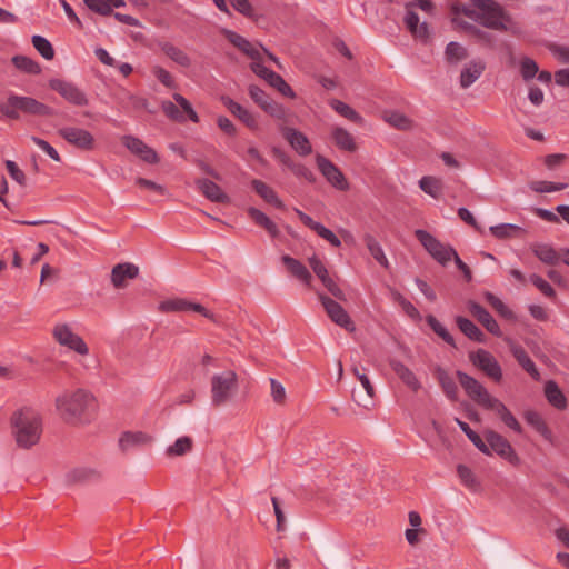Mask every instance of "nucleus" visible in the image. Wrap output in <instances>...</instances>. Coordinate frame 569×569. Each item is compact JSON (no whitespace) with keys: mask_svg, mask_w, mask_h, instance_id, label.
Segmentation results:
<instances>
[{"mask_svg":"<svg viewBox=\"0 0 569 569\" xmlns=\"http://www.w3.org/2000/svg\"><path fill=\"white\" fill-rule=\"evenodd\" d=\"M254 191L267 202L273 204L277 208H282L283 203L274 192V190L261 180H252L251 182Z\"/></svg>","mask_w":569,"mask_h":569,"instance_id":"nucleus-35","label":"nucleus"},{"mask_svg":"<svg viewBox=\"0 0 569 569\" xmlns=\"http://www.w3.org/2000/svg\"><path fill=\"white\" fill-rule=\"evenodd\" d=\"M58 134L69 144L78 149L89 151L94 148V138L86 129L78 127H62L58 130Z\"/></svg>","mask_w":569,"mask_h":569,"instance_id":"nucleus-13","label":"nucleus"},{"mask_svg":"<svg viewBox=\"0 0 569 569\" xmlns=\"http://www.w3.org/2000/svg\"><path fill=\"white\" fill-rule=\"evenodd\" d=\"M568 187L567 183L551 182V181H532L529 183V188L538 193H549L565 190Z\"/></svg>","mask_w":569,"mask_h":569,"instance_id":"nucleus-50","label":"nucleus"},{"mask_svg":"<svg viewBox=\"0 0 569 569\" xmlns=\"http://www.w3.org/2000/svg\"><path fill=\"white\" fill-rule=\"evenodd\" d=\"M196 186L208 200L219 203L229 202V197L216 182L209 179H198Z\"/></svg>","mask_w":569,"mask_h":569,"instance_id":"nucleus-25","label":"nucleus"},{"mask_svg":"<svg viewBox=\"0 0 569 569\" xmlns=\"http://www.w3.org/2000/svg\"><path fill=\"white\" fill-rule=\"evenodd\" d=\"M316 162L321 174L332 187L341 191L349 189L346 177L333 162L320 154L316 157Z\"/></svg>","mask_w":569,"mask_h":569,"instance_id":"nucleus-15","label":"nucleus"},{"mask_svg":"<svg viewBox=\"0 0 569 569\" xmlns=\"http://www.w3.org/2000/svg\"><path fill=\"white\" fill-rule=\"evenodd\" d=\"M139 268L130 262L119 263L112 268L111 282L116 288L126 287V281L137 278Z\"/></svg>","mask_w":569,"mask_h":569,"instance_id":"nucleus-23","label":"nucleus"},{"mask_svg":"<svg viewBox=\"0 0 569 569\" xmlns=\"http://www.w3.org/2000/svg\"><path fill=\"white\" fill-rule=\"evenodd\" d=\"M529 280L543 293L546 297L553 298L556 296V291L553 288L540 276L531 274Z\"/></svg>","mask_w":569,"mask_h":569,"instance_id":"nucleus-58","label":"nucleus"},{"mask_svg":"<svg viewBox=\"0 0 569 569\" xmlns=\"http://www.w3.org/2000/svg\"><path fill=\"white\" fill-rule=\"evenodd\" d=\"M281 133L299 156L306 157L312 152L308 137L301 131L290 127H282Z\"/></svg>","mask_w":569,"mask_h":569,"instance_id":"nucleus-18","label":"nucleus"},{"mask_svg":"<svg viewBox=\"0 0 569 569\" xmlns=\"http://www.w3.org/2000/svg\"><path fill=\"white\" fill-rule=\"evenodd\" d=\"M383 119L390 126L399 130H409L412 128V120L406 114L398 111H387L383 114Z\"/></svg>","mask_w":569,"mask_h":569,"instance_id":"nucleus-41","label":"nucleus"},{"mask_svg":"<svg viewBox=\"0 0 569 569\" xmlns=\"http://www.w3.org/2000/svg\"><path fill=\"white\" fill-rule=\"evenodd\" d=\"M545 395H546L547 400L557 409L566 408L567 399L555 381L549 380L546 382Z\"/></svg>","mask_w":569,"mask_h":569,"instance_id":"nucleus-36","label":"nucleus"},{"mask_svg":"<svg viewBox=\"0 0 569 569\" xmlns=\"http://www.w3.org/2000/svg\"><path fill=\"white\" fill-rule=\"evenodd\" d=\"M188 301L184 299H170L162 301L159 306L163 312L187 311Z\"/></svg>","mask_w":569,"mask_h":569,"instance_id":"nucleus-55","label":"nucleus"},{"mask_svg":"<svg viewBox=\"0 0 569 569\" xmlns=\"http://www.w3.org/2000/svg\"><path fill=\"white\" fill-rule=\"evenodd\" d=\"M365 242H366V246H367L369 252L375 258V260L379 264H381L383 268L388 269L389 261H388L380 243L370 234L365 236Z\"/></svg>","mask_w":569,"mask_h":569,"instance_id":"nucleus-42","label":"nucleus"},{"mask_svg":"<svg viewBox=\"0 0 569 569\" xmlns=\"http://www.w3.org/2000/svg\"><path fill=\"white\" fill-rule=\"evenodd\" d=\"M456 323L460 331L467 336L469 339L477 342H485L486 336L485 333L469 319L458 316L456 318Z\"/></svg>","mask_w":569,"mask_h":569,"instance_id":"nucleus-34","label":"nucleus"},{"mask_svg":"<svg viewBox=\"0 0 569 569\" xmlns=\"http://www.w3.org/2000/svg\"><path fill=\"white\" fill-rule=\"evenodd\" d=\"M523 417L527 423L531 426L538 433H540L546 441L551 445L555 443V437L540 413L533 410H528L525 412Z\"/></svg>","mask_w":569,"mask_h":569,"instance_id":"nucleus-30","label":"nucleus"},{"mask_svg":"<svg viewBox=\"0 0 569 569\" xmlns=\"http://www.w3.org/2000/svg\"><path fill=\"white\" fill-rule=\"evenodd\" d=\"M239 390L238 375L233 370L214 373L210 379L211 403L220 407L231 402Z\"/></svg>","mask_w":569,"mask_h":569,"instance_id":"nucleus-5","label":"nucleus"},{"mask_svg":"<svg viewBox=\"0 0 569 569\" xmlns=\"http://www.w3.org/2000/svg\"><path fill=\"white\" fill-rule=\"evenodd\" d=\"M486 439L489 447L500 457L511 463H518L519 457L509 443V441L496 431L489 430L486 432Z\"/></svg>","mask_w":569,"mask_h":569,"instance_id":"nucleus-17","label":"nucleus"},{"mask_svg":"<svg viewBox=\"0 0 569 569\" xmlns=\"http://www.w3.org/2000/svg\"><path fill=\"white\" fill-rule=\"evenodd\" d=\"M478 11H470L468 16L486 28L499 31L508 30L510 17L495 0H475Z\"/></svg>","mask_w":569,"mask_h":569,"instance_id":"nucleus-4","label":"nucleus"},{"mask_svg":"<svg viewBox=\"0 0 569 569\" xmlns=\"http://www.w3.org/2000/svg\"><path fill=\"white\" fill-rule=\"evenodd\" d=\"M121 140L128 150L140 157L143 161L148 163H157L159 161L157 152L139 138L133 136H123Z\"/></svg>","mask_w":569,"mask_h":569,"instance_id":"nucleus-19","label":"nucleus"},{"mask_svg":"<svg viewBox=\"0 0 569 569\" xmlns=\"http://www.w3.org/2000/svg\"><path fill=\"white\" fill-rule=\"evenodd\" d=\"M162 50L166 53V56L169 57L177 64H179L181 67H186V68L190 67L191 59L180 48H178L171 43H164L162 47Z\"/></svg>","mask_w":569,"mask_h":569,"instance_id":"nucleus-43","label":"nucleus"},{"mask_svg":"<svg viewBox=\"0 0 569 569\" xmlns=\"http://www.w3.org/2000/svg\"><path fill=\"white\" fill-rule=\"evenodd\" d=\"M437 377L446 396L451 400H456L458 387L455 380L441 368L437 369Z\"/></svg>","mask_w":569,"mask_h":569,"instance_id":"nucleus-44","label":"nucleus"},{"mask_svg":"<svg viewBox=\"0 0 569 569\" xmlns=\"http://www.w3.org/2000/svg\"><path fill=\"white\" fill-rule=\"evenodd\" d=\"M49 87L72 106L86 107L89 103L87 93L71 81L53 78L49 80Z\"/></svg>","mask_w":569,"mask_h":569,"instance_id":"nucleus-10","label":"nucleus"},{"mask_svg":"<svg viewBox=\"0 0 569 569\" xmlns=\"http://www.w3.org/2000/svg\"><path fill=\"white\" fill-rule=\"evenodd\" d=\"M490 233L498 239H507L517 236L521 228L512 223H500L489 228Z\"/></svg>","mask_w":569,"mask_h":569,"instance_id":"nucleus-47","label":"nucleus"},{"mask_svg":"<svg viewBox=\"0 0 569 569\" xmlns=\"http://www.w3.org/2000/svg\"><path fill=\"white\" fill-rule=\"evenodd\" d=\"M13 64L21 71L30 74H38L41 72L39 63L26 56H16L12 58Z\"/></svg>","mask_w":569,"mask_h":569,"instance_id":"nucleus-52","label":"nucleus"},{"mask_svg":"<svg viewBox=\"0 0 569 569\" xmlns=\"http://www.w3.org/2000/svg\"><path fill=\"white\" fill-rule=\"evenodd\" d=\"M332 139L336 146L343 151L355 152L357 143L355 137L341 127H335L331 131Z\"/></svg>","mask_w":569,"mask_h":569,"instance_id":"nucleus-31","label":"nucleus"},{"mask_svg":"<svg viewBox=\"0 0 569 569\" xmlns=\"http://www.w3.org/2000/svg\"><path fill=\"white\" fill-rule=\"evenodd\" d=\"M54 340L62 347L68 348L81 356L89 353L86 341L67 323H57L52 329Z\"/></svg>","mask_w":569,"mask_h":569,"instance_id":"nucleus-9","label":"nucleus"},{"mask_svg":"<svg viewBox=\"0 0 569 569\" xmlns=\"http://www.w3.org/2000/svg\"><path fill=\"white\" fill-rule=\"evenodd\" d=\"M468 309L490 333L497 337L501 336V330L498 322L482 306L475 301H469Z\"/></svg>","mask_w":569,"mask_h":569,"instance_id":"nucleus-24","label":"nucleus"},{"mask_svg":"<svg viewBox=\"0 0 569 569\" xmlns=\"http://www.w3.org/2000/svg\"><path fill=\"white\" fill-rule=\"evenodd\" d=\"M420 189L432 198H439L441 193V182L439 179L425 176L419 180Z\"/></svg>","mask_w":569,"mask_h":569,"instance_id":"nucleus-49","label":"nucleus"},{"mask_svg":"<svg viewBox=\"0 0 569 569\" xmlns=\"http://www.w3.org/2000/svg\"><path fill=\"white\" fill-rule=\"evenodd\" d=\"M224 36L234 47L248 56L252 62L262 60L261 44L252 43L232 30H224Z\"/></svg>","mask_w":569,"mask_h":569,"instance_id":"nucleus-20","label":"nucleus"},{"mask_svg":"<svg viewBox=\"0 0 569 569\" xmlns=\"http://www.w3.org/2000/svg\"><path fill=\"white\" fill-rule=\"evenodd\" d=\"M6 168L10 174V177L20 186L26 184V174L23 171L17 166V163L12 160H7L4 162Z\"/></svg>","mask_w":569,"mask_h":569,"instance_id":"nucleus-59","label":"nucleus"},{"mask_svg":"<svg viewBox=\"0 0 569 569\" xmlns=\"http://www.w3.org/2000/svg\"><path fill=\"white\" fill-rule=\"evenodd\" d=\"M539 71L538 64L530 58H523L520 62V72L522 78L528 81L532 79Z\"/></svg>","mask_w":569,"mask_h":569,"instance_id":"nucleus-54","label":"nucleus"},{"mask_svg":"<svg viewBox=\"0 0 569 569\" xmlns=\"http://www.w3.org/2000/svg\"><path fill=\"white\" fill-rule=\"evenodd\" d=\"M60 418L68 423H86L94 410L96 397L87 389L64 390L54 401Z\"/></svg>","mask_w":569,"mask_h":569,"instance_id":"nucleus-1","label":"nucleus"},{"mask_svg":"<svg viewBox=\"0 0 569 569\" xmlns=\"http://www.w3.org/2000/svg\"><path fill=\"white\" fill-rule=\"evenodd\" d=\"M12 435L16 443L22 449L36 446L42 435V418L32 408H21L11 417Z\"/></svg>","mask_w":569,"mask_h":569,"instance_id":"nucleus-2","label":"nucleus"},{"mask_svg":"<svg viewBox=\"0 0 569 569\" xmlns=\"http://www.w3.org/2000/svg\"><path fill=\"white\" fill-rule=\"evenodd\" d=\"M405 8V17L403 21L411 33V36L420 40L422 42L428 41L430 38V29L426 21H420L419 16L416 12V9L425 11L426 13H431L433 10V3L431 0H409L403 4Z\"/></svg>","mask_w":569,"mask_h":569,"instance_id":"nucleus-6","label":"nucleus"},{"mask_svg":"<svg viewBox=\"0 0 569 569\" xmlns=\"http://www.w3.org/2000/svg\"><path fill=\"white\" fill-rule=\"evenodd\" d=\"M193 447V440L192 438L188 436H183L178 438L173 445L169 446L166 449V455L169 457H179L183 456L191 451Z\"/></svg>","mask_w":569,"mask_h":569,"instance_id":"nucleus-40","label":"nucleus"},{"mask_svg":"<svg viewBox=\"0 0 569 569\" xmlns=\"http://www.w3.org/2000/svg\"><path fill=\"white\" fill-rule=\"evenodd\" d=\"M248 214L256 224L264 228L272 238L279 236V229L277 224L266 213L257 208L250 207L248 209Z\"/></svg>","mask_w":569,"mask_h":569,"instance_id":"nucleus-33","label":"nucleus"},{"mask_svg":"<svg viewBox=\"0 0 569 569\" xmlns=\"http://www.w3.org/2000/svg\"><path fill=\"white\" fill-rule=\"evenodd\" d=\"M231 7L243 17L258 21L259 14L249 0H229Z\"/></svg>","mask_w":569,"mask_h":569,"instance_id":"nucleus-51","label":"nucleus"},{"mask_svg":"<svg viewBox=\"0 0 569 569\" xmlns=\"http://www.w3.org/2000/svg\"><path fill=\"white\" fill-rule=\"evenodd\" d=\"M445 57L448 63L456 66L462 60L467 59L468 51L460 43L451 41L446 47Z\"/></svg>","mask_w":569,"mask_h":569,"instance_id":"nucleus-39","label":"nucleus"},{"mask_svg":"<svg viewBox=\"0 0 569 569\" xmlns=\"http://www.w3.org/2000/svg\"><path fill=\"white\" fill-rule=\"evenodd\" d=\"M84 4L91 10L101 16H109L110 6L106 0H83Z\"/></svg>","mask_w":569,"mask_h":569,"instance_id":"nucleus-63","label":"nucleus"},{"mask_svg":"<svg viewBox=\"0 0 569 569\" xmlns=\"http://www.w3.org/2000/svg\"><path fill=\"white\" fill-rule=\"evenodd\" d=\"M249 94L251 99L258 103L262 109L271 100L268 94L257 86L249 87Z\"/></svg>","mask_w":569,"mask_h":569,"instance_id":"nucleus-64","label":"nucleus"},{"mask_svg":"<svg viewBox=\"0 0 569 569\" xmlns=\"http://www.w3.org/2000/svg\"><path fill=\"white\" fill-rule=\"evenodd\" d=\"M295 212L301 220V222L315 231L320 238L328 241L332 247L339 248L341 246L340 239L328 228L320 222L315 221L310 216L306 214L299 209H295Z\"/></svg>","mask_w":569,"mask_h":569,"instance_id":"nucleus-21","label":"nucleus"},{"mask_svg":"<svg viewBox=\"0 0 569 569\" xmlns=\"http://www.w3.org/2000/svg\"><path fill=\"white\" fill-rule=\"evenodd\" d=\"M457 377L466 393L481 407L491 397L488 390L473 377L462 371H457Z\"/></svg>","mask_w":569,"mask_h":569,"instance_id":"nucleus-16","label":"nucleus"},{"mask_svg":"<svg viewBox=\"0 0 569 569\" xmlns=\"http://www.w3.org/2000/svg\"><path fill=\"white\" fill-rule=\"evenodd\" d=\"M309 266L315 274L320 279H325L329 276L328 269L325 263L315 254L308 259Z\"/></svg>","mask_w":569,"mask_h":569,"instance_id":"nucleus-61","label":"nucleus"},{"mask_svg":"<svg viewBox=\"0 0 569 569\" xmlns=\"http://www.w3.org/2000/svg\"><path fill=\"white\" fill-rule=\"evenodd\" d=\"M222 102L226 106V108L236 116L239 120H241L247 127L253 129L257 127V120L254 116L243 108L241 104L236 102L229 97H222Z\"/></svg>","mask_w":569,"mask_h":569,"instance_id":"nucleus-28","label":"nucleus"},{"mask_svg":"<svg viewBox=\"0 0 569 569\" xmlns=\"http://www.w3.org/2000/svg\"><path fill=\"white\" fill-rule=\"evenodd\" d=\"M151 438L141 431L124 432L119 439V446L122 451H128L149 443Z\"/></svg>","mask_w":569,"mask_h":569,"instance_id":"nucleus-32","label":"nucleus"},{"mask_svg":"<svg viewBox=\"0 0 569 569\" xmlns=\"http://www.w3.org/2000/svg\"><path fill=\"white\" fill-rule=\"evenodd\" d=\"M415 234L426 251L441 266H446L456 256L453 247L440 242L428 231L418 229Z\"/></svg>","mask_w":569,"mask_h":569,"instance_id":"nucleus-7","label":"nucleus"},{"mask_svg":"<svg viewBox=\"0 0 569 569\" xmlns=\"http://www.w3.org/2000/svg\"><path fill=\"white\" fill-rule=\"evenodd\" d=\"M31 140L34 142L36 146H38L43 152H46L52 160L60 162L61 158L58 153V151L46 140L38 138V137H31Z\"/></svg>","mask_w":569,"mask_h":569,"instance_id":"nucleus-60","label":"nucleus"},{"mask_svg":"<svg viewBox=\"0 0 569 569\" xmlns=\"http://www.w3.org/2000/svg\"><path fill=\"white\" fill-rule=\"evenodd\" d=\"M318 298L332 322L349 332L356 330L353 321L340 303L323 293H318Z\"/></svg>","mask_w":569,"mask_h":569,"instance_id":"nucleus-11","label":"nucleus"},{"mask_svg":"<svg viewBox=\"0 0 569 569\" xmlns=\"http://www.w3.org/2000/svg\"><path fill=\"white\" fill-rule=\"evenodd\" d=\"M34 49L46 60H52L54 58V49L50 41L42 36L34 34L31 39Z\"/></svg>","mask_w":569,"mask_h":569,"instance_id":"nucleus-46","label":"nucleus"},{"mask_svg":"<svg viewBox=\"0 0 569 569\" xmlns=\"http://www.w3.org/2000/svg\"><path fill=\"white\" fill-rule=\"evenodd\" d=\"M470 361L482 370L488 377L495 381H500L502 378V369L496 358L485 349H478L469 355Z\"/></svg>","mask_w":569,"mask_h":569,"instance_id":"nucleus-12","label":"nucleus"},{"mask_svg":"<svg viewBox=\"0 0 569 569\" xmlns=\"http://www.w3.org/2000/svg\"><path fill=\"white\" fill-rule=\"evenodd\" d=\"M427 322L428 325L431 327V329L439 336L441 337L448 345L455 347V339L449 333V331L447 330V328L437 320L436 317L433 316H428L427 317Z\"/></svg>","mask_w":569,"mask_h":569,"instance_id":"nucleus-53","label":"nucleus"},{"mask_svg":"<svg viewBox=\"0 0 569 569\" xmlns=\"http://www.w3.org/2000/svg\"><path fill=\"white\" fill-rule=\"evenodd\" d=\"M270 388L272 400L278 405H283L287 397L283 385L274 378H270Z\"/></svg>","mask_w":569,"mask_h":569,"instance_id":"nucleus-56","label":"nucleus"},{"mask_svg":"<svg viewBox=\"0 0 569 569\" xmlns=\"http://www.w3.org/2000/svg\"><path fill=\"white\" fill-rule=\"evenodd\" d=\"M329 104L336 112H338L343 118H346L355 123H358V124L363 123V118L355 109H352L349 104H347L338 99L330 100Z\"/></svg>","mask_w":569,"mask_h":569,"instance_id":"nucleus-37","label":"nucleus"},{"mask_svg":"<svg viewBox=\"0 0 569 569\" xmlns=\"http://www.w3.org/2000/svg\"><path fill=\"white\" fill-rule=\"evenodd\" d=\"M173 99L176 103L169 100L161 103L162 111L169 119L177 122H184L187 118L196 123L199 121L197 112L183 96L174 93Z\"/></svg>","mask_w":569,"mask_h":569,"instance_id":"nucleus-8","label":"nucleus"},{"mask_svg":"<svg viewBox=\"0 0 569 569\" xmlns=\"http://www.w3.org/2000/svg\"><path fill=\"white\" fill-rule=\"evenodd\" d=\"M0 112L10 119H18L19 112L31 116H52L54 110L32 97L9 93L6 101L0 102Z\"/></svg>","mask_w":569,"mask_h":569,"instance_id":"nucleus-3","label":"nucleus"},{"mask_svg":"<svg viewBox=\"0 0 569 569\" xmlns=\"http://www.w3.org/2000/svg\"><path fill=\"white\" fill-rule=\"evenodd\" d=\"M456 422L460 427V429L465 432L468 439L475 445V447L480 450L482 453L489 455L490 450L488 445L480 438L478 433H476L468 423L456 418Z\"/></svg>","mask_w":569,"mask_h":569,"instance_id":"nucleus-45","label":"nucleus"},{"mask_svg":"<svg viewBox=\"0 0 569 569\" xmlns=\"http://www.w3.org/2000/svg\"><path fill=\"white\" fill-rule=\"evenodd\" d=\"M486 301L501 316H509L511 312L506 307V305L493 293L486 292L485 293Z\"/></svg>","mask_w":569,"mask_h":569,"instance_id":"nucleus-62","label":"nucleus"},{"mask_svg":"<svg viewBox=\"0 0 569 569\" xmlns=\"http://www.w3.org/2000/svg\"><path fill=\"white\" fill-rule=\"evenodd\" d=\"M511 353L518 363L526 370L532 379L540 380V372L537 369L535 362L530 359L527 351L519 345H511L510 347Z\"/></svg>","mask_w":569,"mask_h":569,"instance_id":"nucleus-29","label":"nucleus"},{"mask_svg":"<svg viewBox=\"0 0 569 569\" xmlns=\"http://www.w3.org/2000/svg\"><path fill=\"white\" fill-rule=\"evenodd\" d=\"M486 69V63L478 59L471 60L462 68L460 72L459 83L463 89L469 88L473 84L483 73Z\"/></svg>","mask_w":569,"mask_h":569,"instance_id":"nucleus-22","label":"nucleus"},{"mask_svg":"<svg viewBox=\"0 0 569 569\" xmlns=\"http://www.w3.org/2000/svg\"><path fill=\"white\" fill-rule=\"evenodd\" d=\"M457 472L460 481L470 490L478 491L480 489V482L473 475L470 468L465 465H459L457 467Z\"/></svg>","mask_w":569,"mask_h":569,"instance_id":"nucleus-48","label":"nucleus"},{"mask_svg":"<svg viewBox=\"0 0 569 569\" xmlns=\"http://www.w3.org/2000/svg\"><path fill=\"white\" fill-rule=\"evenodd\" d=\"M532 251L540 261L547 264H556L560 259V253H558L550 244H535L532 247Z\"/></svg>","mask_w":569,"mask_h":569,"instance_id":"nucleus-38","label":"nucleus"},{"mask_svg":"<svg viewBox=\"0 0 569 569\" xmlns=\"http://www.w3.org/2000/svg\"><path fill=\"white\" fill-rule=\"evenodd\" d=\"M281 260L295 278L308 287L311 284L312 276L305 264L288 254L282 256Z\"/></svg>","mask_w":569,"mask_h":569,"instance_id":"nucleus-27","label":"nucleus"},{"mask_svg":"<svg viewBox=\"0 0 569 569\" xmlns=\"http://www.w3.org/2000/svg\"><path fill=\"white\" fill-rule=\"evenodd\" d=\"M389 366L399 379L412 391H418L421 388V383L416 375L405 363L396 359H390Z\"/></svg>","mask_w":569,"mask_h":569,"instance_id":"nucleus-26","label":"nucleus"},{"mask_svg":"<svg viewBox=\"0 0 569 569\" xmlns=\"http://www.w3.org/2000/svg\"><path fill=\"white\" fill-rule=\"evenodd\" d=\"M482 407L492 410L500 419L509 412V409L493 396H491Z\"/></svg>","mask_w":569,"mask_h":569,"instance_id":"nucleus-57","label":"nucleus"},{"mask_svg":"<svg viewBox=\"0 0 569 569\" xmlns=\"http://www.w3.org/2000/svg\"><path fill=\"white\" fill-rule=\"evenodd\" d=\"M251 70L261 79L266 80L271 87L276 88L281 94L295 98L296 94L291 87L283 80L281 76L273 72L272 70L268 69L263 66L262 60L251 62L250 64Z\"/></svg>","mask_w":569,"mask_h":569,"instance_id":"nucleus-14","label":"nucleus"}]
</instances>
